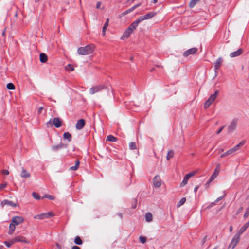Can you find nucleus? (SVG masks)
I'll return each mask as SVG.
<instances>
[{
	"label": "nucleus",
	"mask_w": 249,
	"mask_h": 249,
	"mask_svg": "<svg viewBox=\"0 0 249 249\" xmlns=\"http://www.w3.org/2000/svg\"><path fill=\"white\" fill-rule=\"evenodd\" d=\"M95 48V47L93 44L86 45L85 47H81L77 49V53L79 55H88L92 53Z\"/></svg>",
	"instance_id": "1"
},
{
	"label": "nucleus",
	"mask_w": 249,
	"mask_h": 249,
	"mask_svg": "<svg viewBox=\"0 0 249 249\" xmlns=\"http://www.w3.org/2000/svg\"><path fill=\"white\" fill-rule=\"evenodd\" d=\"M219 94V91L216 90L215 91L214 93L212 94L209 99L205 102L204 104V107L205 108H208L212 104L215 100L217 96Z\"/></svg>",
	"instance_id": "2"
},
{
	"label": "nucleus",
	"mask_w": 249,
	"mask_h": 249,
	"mask_svg": "<svg viewBox=\"0 0 249 249\" xmlns=\"http://www.w3.org/2000/svg\"><path fill=\"white\" fill-rule=\"evenodd\" d=\"M105 88L104 85H95L89 89V92L90 94H94L102 91Z\"/></svg>",
	"instance_id": "3"
},
{
	"label": "nucleus",
	"mask_w": 249,
	"mask_h": 249,
	"mask_svg": "<svg viewBox=\"0 0 249 249\" xmlns=\"http://www.w3.org/2000/svg\"><path fill=\"white\" fill-rule=\"evenodd\" d=\"M47 126L49 127L53 124L56 128H59L61 126V121L58 118H54L53 121H49L47 124Z\"/></svg>",
	"instance_id": "4"
},
{
	"label": "nucleus",
	"mask_w": 249,
	"mask_h": 249,
	"mask_svg": "<svg viewBox=\"0 0 249 249\" xmlns=\"http://www.w3.org/2000/svg\"><path fill=\"white\" fill-rule=\"evenodd\" d=\"M240 239V235L237 233L234 235L233 238H232L230 244L229 246V248L233 249L238 243Z\"/></svg>",
	"instance_id": "5"
},
{
	"label": "nucleus",
	"mask_w": 249,
	"mask_h": 249,
	"mask_svg": "<svg viewBox=\"0 0 249 249\" xmlns=\"http://www.w3.org/2000/svg\"><path fill=\"white\" fill-rule=\"evenodd\" d=\"M53 216V214L52 212H48L45 213H42L36 215L34 216V218L37 219H43L48 218Z\"/></svg>",
	"instance_id": "6"
},
{
	"label": "nucleus",
	"mask_w": 249,
	"mask_h": 249,
	"mask_svg": "<svg viewBox=\"0 0 249 249\" xmlns=\"http://www.w3.org/2000/svg\"><path fill=\"white\" fill-rule=\"evenodd\" d=\"M198 51V49L196 47H194L191 49H189L186 51H185L183 53V56L184 57H187L189 55L194 54H195Z\"/></svg>",
	"instance_id": "7"
},
{
	"label": "nucleus",
	"mask_w": 249,
	"mask_h": 249,
	"mask_svg": "<svg viewBox=\"0 0 249 249\" xmlns=\"http://www.w3.org/2000/svg\"><path fill=\"white\" fill-rule=\"evenodd\" d=\"M24 221V218L21 216H15L12 218L11 223L14 224V225H18L20 224L23 223Z\"/></svg>",
	"instance_id": "8"
},
{
	"label": "nucleus",
	"mask_w": 249,
	"mask_h": 249,
	"mask_svg": "<svg viewBox=\"0 0 249 249\" xmlns=\"http://www.w3.org/2000/svg\"><path fill=\"white\" fill-rule=\"evenodd\" d=\"M223 61L222 57L218 58L214 63V71L215 73H217V71L221 66L222 63Z\"/></svg>",
	"instance_id": "9"
},
{
	"label": "nucleus",
	"mask_w": 249,
	"mask_h": 249,
	"mask_svg": "<svg viewBox=\"0 0 249 249\" xmlns=\"http://www.w3.org/2000/svg\"><path fill=\"white\" fill-rule=\"evenodd\" d=\"M156 15V13L154 12H150L146 14L145 15L143 16H140L139 17L141 22L145 19H149L152 18Z\"/></svg>",
	"instance_id": "10"
},
{
	"label": "nucleus",
	"mask_w": 249,
	"mask_h": 249,
	"mask_svg": "<svg viewBox=\"0 0 249 249\" xmlns=\"http://www.w3.org/2000/svg\"><path fill=\"white\" fill-rule=\"evenodd\" d=\"M237 126V120H233L232 121L230 124L229 125L228 129L229 132L233 131Z\"/></svg>",
	"instance_id": "11"
},
{
	"label": "nucleus",
	"mask_w": 249,
	"mask_h": 249,
	"mask_svg": "<svg viewBox=\"0 0 249 249\" xmlns=\"http://www.w3.org/2000/svg\"><path fill=\"white\" fill-rule=\"evenodd\" d=\"M85 124V121L83 119L78 120L76 124L75 127L77 129L80 130L82 129Z\"/></svg>",
	"instance_id": "12"
},
{
	"label": "nucleus",
	"mask_w": 249,
	"mask_h": 249,
	"mask_svg": "<svg viewBox=\"0 0 249 249\" xmlns=\"http://www.w3.org/2000/svg\"><path fill=\"white\" fill-rule=\"evenodd\" d=\"M133 32V31L130 28L128 27L124 33L121 38L124 39L128 38Z\"/></svg>",
	"instance_id": "13"
},
{
	"label": "nucleus",
	"mask_w": 249,
	"mask_h": 249,
	"mask_svg": "<svg viewBox=\"0 0 249 249\" xmlns=\"http://www.w3.org/2000/svg\"><path fill=\"white\" fill-rule=\"evenodd\" d=\"M153 184L156 187H160L161 186L160 178L159 176H156L153 178Z\"/></svg>",
	"instance_id": "14"
},
{
	"label": "nucleus",
	"mask_w": 249,
	"mask_h": 249,
	"mask_svg": "<svg viewBox=\"0 0 249 249\" xmlns=\"http://www.w3.org/2000/svg\"><path fill=\"white\" fill-rule=\"evenodd\" d=\"M141 22L140 18H138L137 19L134 21L128 27L130 28L133 31L135 29H136L138 24Z\"/></svg>",
	"instance_id": "15"
},
{
	"label": "nucleus",
	"mask_w": 249,
	"mask_h": 249,
	"mask_svg": "<svg viewBox=\"0 0 249 249\" xmlns=\"http://www.w3.org/2000/svg\"><path fill=\"white\" fill-rule=\"evenodd\" d=\"M243 53L242 49H239L236 51L233 52L230 54V56L231 58L235 57L240 55Z\"/></svg>",
	"instance_id": "16"
},
{
	"label": "nucleus",
	"mask_w": 249,
	"mask_h": 249,
	"mask_svg": "<svg viewBox=\"0 0 249 249\" xmlns=\"http://www.w3.org/2000/svg\"><path fill=\"white\" fill-rule=\"evenodd\" d=\"M1 205L4 206V205H7L10 206L12 207H16L17 206V204L14 203L13 202L10 200H4L1 202Z\"/></svg>",
	"instance_id": "17"
},
{
	"label": "nucleus",
	"mask_w": 249,
	"mask_h": 249,
	"mask_svg": "<svg viewBox=\"0 0 249 249\" xmlns=\"http://www.w3.org/2000/svg\"><path fill=\"white\" fill-rule=\"evenodd\" d=\"M249 221L248 222H247V223H246L240 229V230L237 232V233H238L239 234H240L241 235V234H242L247 230V229L249 227Z\"/></svg>",
	"instance_id": "18"
},
{
	"label": "nucleus",
	"mask_w": 249,
	"mask_h": 249,
	"mask_svg": "<svg viewBox=\"0 0 249 249\" xmlns=\"http://www.w3.org/2000/svg\"><path fill=\"white\" fill-rule=\"evenodd\" d=\"M20 176L23 178H28L30 177V174L27 172L24 168H22Z\"/></svg>",
	"instance_id": "19"
},
{
	"label": "nucleus",
	"mask_w": 249,
	"mask_h": 249,
	"mask_svg": "<svg viewBox=\"0 0 249 249\" xmlns=\"http://www.w3.org/2000/svg\"><path fill=\"white\" fill-rule=\"evenodd\" d=\"M219 171H220V165L219 164L217 166V167L215 169L213 173L211 176L212 179H214L216 178V177L217 176V175L219 173Z\"/></svg>",
	"instance_id": "20"
},
{
	"label": "nucleus",
	"mask_w": 249,
	"mask_h": 249,
	"mask_svg": "<svg viewBox=\"0 0 249 249\" xmlns=\"http://www.w3.org/2000/svg\"><path fill=\"white\" fill-rule=\"evenodd\" d=\"M63 139L67 140L69 142L71 141L72 136L69 132H65L63 134Z\"/></svg>",
	"instance_id": "21"
},
{
	"label": "nucleus",
	"mask_w": 249,
	"mask_h": 249,
	"mask_svg": "<svg viewBox=\"0 0 249 249\" xmlns=\"http://www.w3.org/2000/svg\"><path fill=\"white\" fill-rule=\"evenodd\" d=\"M17 242L28 243L26 238L21 236H18L15 237Z\"/></svg>",
	"instance_id": "22"
},
{
	"label": "nucleus",
	"mask_w": 249,
	"mask_h": 249,
	"mask_svg": "<svg viewBox=\"0 0 249 249\" xmlns=\"http://www.w3.org/2000/svg\"><path fill=\"white\" fill-rule=\"evenodd\" d=\"M40 61L42 63H45L47 61L48 57L47 55L44 53H41L40 54Z\"/></svg>",
	"instance_id": "23"
},
{
	"label": "nucleus",
	"mask_w": 249,
	"mask_h": 249,
	"mask_svg": "<svg viewBox=\"0 0 249 249\" xmlns=\"http://www.w3.org/2000/svg\"><path fill=\"white\" fill-rule=\"evenodd\" d=\"M109 20L108 18H107V20H106V21L103 27V29H102V34L104 36H105V34H106V30L107 29V28L108 27V24H109Z\"/></svg>",
	"instance_id": "24"
},
{
	"label": "nucleus",
	"mask_w": 249,
	"mask_h": 249,
	"mask_svg": "<svg viewBox=\"0 0 249 249\" xmlns=\"http://www.w3.org/2000/svg\"><path fill=\"white\" fill-rule=\"evenodd\" d=\"M15 227H16V225H14V224L12 223H11L10 224V225H9V231L8 232V233L9 234V235H12L15 230Z\"/></svg>",
	"instance_id": "25"
},
{
	"label": "nucleus",
	"mask_w": 249,
	"mask_h": 249,
	"mask_svg": "<svg viewBox=\"0 0 249 249\" xmlns=\"http://www.w3.org/2000/svg\"><path fill=\"white\" fill-rule=\"evenodd\" d=\"M245 143V142L244 141H242L241 142H240L239 144L233 147L232 148L234 149V151L236 152L238 151L241 147L243 146Z\"/></svg>",
	"instance_id": "26"
},
{
	"label": "nucleus",
	"mask_w": 249,
	"mask_h": 249,
	"mask_svg": "<svg viewBox=\"0 0 249 249\" xmlns=\"http://www.w3.org/2000/svg\"><path fill=\"white\" fill-rule=\"evenodd\" d=\"M80 164V161L79 160H77L75 162V164L74 166H71L69 168V170H72V171H76L77 170L79 167Z\"/></svg>",
	"instance_id": "27"
},
{
	"label": "nucleus",
	"mask_w": 249,
	"mask_h": 249,
	"mask_svg": "<svg viewBox=\"0 0 249 249\" xmlns=\"http://www.w3.org/2000/svg\"><path fill=\"white\" fill-rule=\"evenodd\" d=\"M107 141L112 142H116L117 141V138L116 137H115L113 135H109L107 136Z\"/></svg>",
	"instance_id": "28"
},
{
	"label": "nucleus",
	"mask_w": 249,
	"mask_h": 249,
	"mask_svg": "<svg viewBox=\"0 0 249 249\" xmlns=\"http://www.w3.org/2000/svg\"><path fill=\"white\" fill-rule=\"evenodd\" d=\"M74 242L75 244L78 245H81L83 243V241L80 237L78 236H76L74 240Z\"/></svg>",
	"instance_id": "29"
},
{
	"label": "nucleus",
	"mask_w": 249,
	"mask_h": 249,
	"mask_svg": "<svg viewBox=\"0 0 249 249\" xmlns=\"http://www.w3.org/2000/svg\"><path fill=\"white\" fill-rule=\"evenodd\" d=\"M145 218L146 221L151 222L152 220V215L150 213H146Z\"/></svg>",
	"instance_id": "30"
},
{
	"label": "nucleus",
	"mask_w": 249,
	"mask_h": 249,
	"mask_svg": "<svg viewBox=\"0 0 249 249\" xmlns=\"http://www.w3.org/2000/svg\"><path fill=\"white\" fill-rule=\"evenodd\" d=\"M200 0H191L189 3L190 8H193Z\"/></svg>",
	"instance_id": "31"
},
{
	"label": "nucleus",
	"mask_w": 249,
	"mask_h": 249,
	"mask_svg": "<svg viewBox=\"0 0 249 249\" xmlns=\"http://www.w3.org/2000/svg\"><path fill=\"white\" fill-rule=\"evenodd\" d=\"M65 69L66 71H71L74 70L73 66L71 64H68L65 67Z\"/></svg>",
	"instance_id": "32"
},
{
	"label": "nucleus",
	"mask_w": 249,
	"mask_h": 249,
	"mask_svg": "<svg viewBox=\"0 0 249 249\" xmlns=\"http://www.w3.org/2000/svg\"><path fill=\"white\" fill-rule=\"evenodd\" d=\"M186 198L185 197H182L180 200V201H179V202L177 204V207L178 208L180 207L181 205H182L183 204H184L186 201Z\"/></svg>",
	"instance_id": "33"
},
{
	"label": "nucleus",
	"mask_w": 249,
	"mask_h": 249,
	"mask_svg": "<svg viewBox=\"0 0 249 249\" xmlns=\"http://www.w3.org/2000/svg\"><path fill=\"white\" fill-rule=\"evenodd\" d=\"M174 156V152L172 150H170L168 151L167 155L166 156V159L167 160H169L170 159L173 157Z\"/></svg>",
	"instance_id": "34"
},
{
	"label": "nucleus",
	"mask_w": 249,
	"mask_h": 249,
	"mask_svg": "<svg viewBox=\"0 0 249 249\" xmlns=\"http://www.w3.org/2000/svg\"><path fill=\"white\" fill-rule=\"evenodd\" d=\"M129 147L130 150H135L137 149L136 143L134 142H130L129 144Z\"/></svg>",
	"instance_id": "35"
},
{
	"label": "nucleus",
	"mask_w": 249,
	"mask_h": 249,
	"mask_svg": "<svg viewBox=\"0 0 249 249\" xmlns=\"http://www.w3.org/2000/svg\"><path fill=\"white\" fill-rule=\"evenodd\" d=\"M188 179H189V178H188L186 176H185V177L183 178V179L182 181L181 182L180 186H184L185 185H186L187 184V183H188Z\"/></svg>",
	"instance_id": "36"
},
{
	"label": "nucleus",
	"mask_w": 249,
	"mask_h": 249,
	"mask_svg": "<svg viewBox=\"0 0 249 249\" xmlns=\"http://www.w3.org/2000/svg\"><path fill=\"white\" fill-rule=\"evenodd\" d=\"M62 144H57L56 145L52 146V148L53 150L56 151L58 149H60L62 148Z\"/></svg>",
	"instance_id": "37"
},
{
	"label": "nucleus",
	"mask_w": 249,
	"mask_h": 249,
	"mask_svg": "<svg viewBox=\"0 0 249 249\" xmlns=\"http://www.w3.org/2000/svg\"><path fill=\"white\" fill-rule=\"evenodd\" d=\"M42 198H48L50 200H54L55 199V197L53 196L46 194L44 195Z\"/></svg>",
	"instance_id": "38"
},
{
	"label": "nucleus",
	"mask_w": 249,
	"mask_h": 249,
	"mask_svg": "<svg viewBox=\"0 0 249 249\" xmlns=\"http://www.w3.org/2000/svg\"><path fill=\"white\" fill-rule=\"evenodd\" d=\"M7 88L10 90H13L15 89V86L12 83H9L7 84Z\"/></svg>",
	"instance_id": "39"
},
{
	"label": "nucleus",
	"mask_w": 249,
	"mask_h": 249,
	"mask_svg": "<svg viewBox=\"0 0 249 249\" xmlns=\"http://www.w3.org/2000/svg\"><path fill=\"white\" fill-rule=\"evenodd\" d=\"M137 205V199H133L132 200V208L135 209L136 208Z\"/></svg>",
	"instance_id": "40"
},
{
	"label": "nucleus",
	"mask_w": 249,
	"mask_h": 249,
	"mask_svg": "<svg viewBox=\"0 0 249 249\" xmlns=\"http://www.w3.org/2000/svg\"><path fill=\"white\" fill-rule=\"evenodd\" d=\"M139 239H140V242L143 244L145 243L147 240V239L145 237H143V236H142L139 237Z\"/></svg>",
	"instance_id": "41"
},
{
	"label": "nucleus",
	"mask_w": 249,
	"mask_h": 249,
	"mask_svg": "<svg viewBox=\"0 0 249 249\" xmlns=\"http://www.w3.org/2000/svg\"><path fill=\"white\" fill-rule=\"evenodd\" d=\"M249 216V207H248L246 210L245 213L244 214V218L245 219L247 218Z\"/></svg>",
	"instance_id": "42"
},
{
	"label": "nucleus",
	"mask_w": 249,
	"mask_h": 249,
	"mask_svg": "<svg viewBox=\"0 0 249 249\" xmlns=\"http://www.w3.org/2000/svg\"><path fill=\"white\" fill-rule=\"evenodd\" d=\"M33 196L36 199L38 200V199H40V196L36 193H33Z\"/></svg>",
	"instance_id": "43"
},
{
	"label": "nucleus",
	"mask_w": 249,
	"mask_h": 249,
	"mask_svg": "<svg viewBox=\"0 0 249 249\" xmlns=\"http://www.w3.org/2000/svg\"><path fill=\"white\" fill-rule=\"evenodd\" d=\"M7 185V183L6 182H4L3 184H0V190L5 188Z\"/></svg>",
	"instance_id": "44"
},
{
	"label": "nucleus",
	"mask_w": 249,
	"mask_h": 249,
	"mask_svg": "<svg viewBox=\"0 0 249 249\" xmlns=\"http://www.w3.org/2000/svg\"><path fill=\"white\" fill-rule=\"evenodd\" d=\"M195 175V173L194 172H191V173H189L187 174H186L185 175V176H186L188 178H190L191 177L194 176Z\"/></svg>",
	"instance_id": "45"
},
{
	"label": "nucleus",
	"mask_w": 249,
	"mask_h": 249,
	"mask_svg": "<svg viewBox=\"0 0 249 249\" xmlns=\"http://www.w3.org/2000/svg\"><path fill=\"white\" fill-rule=\"evenodd\" d=\"M227 153H228V155L232 154L235 152V151H234V149L233 148H231V149L228 150V151H227Z\"/></svg>",
	"instance_id": "46"
},
{
	"label": "nucleus",
	"mask_w": 249,
	"mask_h": 249,
	"mask_svg": "<svg viewBox=\"0 0 249 249\" xmlns=\"http://www.w3.org/2000/svg\"><path fill=\"white\" fill-rule=\"evenodd\" d=\"M140 5H141V3H139L138 4H136V5L133 6V7H132L130 8L132 9V11H133L135 9H136L137 8L139 7Z\"/></svg>",
	"instance_id": "47"
},
{
	"label": "nucleus",
	"mask_w": 249,
	"mask_h": 249,
	"mask_svg": "<svg viewBox=\"0 0 249 249\" xmlns=\"http://www.w3.org/2000/svg\"><path fill=\"white\" fill-rule=\"evenodd\" d=\"M225 126H223L222 127H221L216 132V134H219L221 133V132L222 131V130L223 129V128H224Z\"/></svg>",
	"instance_id": "48"
},
{
	"label": "nucleus",
	"mask_w": 249,
	"mask_h": 249,
	"mask_svg": "<svg viewBox=\"0 0 249 249\" xmlns=\"http://www.w3.org/2000/svg\"><path fill=\"white\" fill-rule=\"evenodd\" d=\"M2 173L4 175H8L9 174V172L7 170H3L2 171Z\"/></svg>",
	"instance_id": "49"
},
{
	"label": "nucleus",
	"mask_w": 249,
	"mask_h": 249,
	"mask_svg": "<svg viewBox=\"0 0 249 249\" xmlns=\"http://www.w3.org/2000/svg\"><path fill=\"white\" fill-rule=\"evenodd\" d=\"M4 244L8 248H9L12 245L10 242L8 241H4Z\"/></svg>",
	"instance_id": "50"
},
{
	"label": "nucleus",
	"mask_w": 249,
	"mask_h": 249,
	"mask_svg": "<svg viewBox=\"0 0 249 249\" xmlns=\"http://www.w3.org/2000/svg\"><path fill=\"white\" fill-rule=\"evenodd\" d=\"M132 12V10L131 8H129V9L124 11V13H125V15H127V14H128L129 13H131Z\"/></svg>",
	"instance_id": "51"
},
{
	"label": "nucleus",
	"mask_w": 249,
	"mask_h": 249,
	"mask_svg": "<svg viewBox=\"0 0 249 249\" xmlns=\"http://www.w3.org/2000/svg\"><path fill=\"white\" fill-rule=\"evenodd\" d=\"M243 207H241L236 212V214L237 215L239 213H240L242 210H243Z\"/></svg>",
	"instance_id": "52"
},
{
	"label": "nucleus",
	"mask_w": 249,
	"mask_h": 249,
	"mask_svg": "<svg viewBox=\"0 0 249 249\" xmlns=\"http://www.w3.org/2000/svg\"><path fill=\"white\" fill-rule=\"evenodd\" d=\"M9 242H10V244H11V245L14 244L15 243H16L17 242H16V238L15 237V238H13Z\"/></svg>",
	"instance_id": "53"
},
{
	"label": "nucleus",
	"mask_w": 249,
	"mask_h": 249,
	"mask_svg": "<svg viewBox=\"0 0 249 249\" xmlns=\"http://www.w3.org/2000/svg\"><path fill=\"white\" fill-rule=\"evenodd\" d=\"M227 156H228V153H227V152H225V153L222 154L220 156L221 158H224Z\"/></svg>",
	"instance_id": "54"
},
{
	"label": "nucleus",
	"mask_w": 249,
	"mask_h": 249,
	"mask_svg": "<svg viewBox=\"0 0 249 249\" xmlns=\"http://www.w3.org/2000/svg\"><path fill=\"white\" fill-rule=\"evenodd\" d=\"M225 196H220V197H219L218 198H217V199L215 200V202H219L220 200H221V199H223V198Z\"/></svg>",
	"instance_id": "55"
},
{
	"label": "nucleus",
	"mask_w": 249,
	"mask_h": 249,
	"mask_svg": "<svg viewBox=\"0 0 249 249\" xmlns=\"http://www.w3.org/2000/svg\"><path fill=\"white\" fill-rule=\"evenodd\" d=\"M43 109V107H40L37 111L38 114H40Z\"/></svg>",
	"instance_id": "56"
},
{
	"label": "nucleus",
	"mask_w": 249,
	"mask_h": 249,
	"mask_svg": "<svg viewBox=\"0 0 249 249\" xmlns=\"http://www.w3.org/2000/svg\"><path fill=\"white\" fill-rule=\"evenodd\" d=\"M199 188V186L198 185H196L195 188H194V192L195 193H196L198 190V189Z\"/></svg>",
	"instance_id": "57"
},
{
	"label": "nucleus",
	"mask_w": 249,
	"mask_h": 249,
	"mask_svg": "<svg viewBox=\"0 0 249 249\" xmlns=\"http://www.w3.org/2000/svg\"><path fill=\"white\" fill-rule=\"evenodd\" d=\"M71 249H81L77 246H74L71 248Z\"/></svg>",
	"instance_id": "58"
},
{
	"label": "nucleus",
	"mask_w": 249,
	"mask_h": 249,
	"mask_svg": "<svg viewBox=\"0 0 249 249\" xmlns=\"http://www.w3.org/2000/svg\"><path fill=\"white\" fill-rule=\"evenodd\" d=\"M125 15V13L124 12H123L120 15H119V18H121L123 16H124Z\"/></svg>",
	"instance_id": "59"
},
{
	"label": "nucleus",
	"mask_w": 249,
	"mask_h": 249,
	"mask_svg": "<svg viewBox=\"0 0 249 249\" xmlns=\"http://www.w3.org/2000/svg\"><path fill=\"white\" fill-rule=\"evenodd\" d=\"M125 15V13L124 12H123L120 15H119V18H121L123 16H124Z\"/></svg>",
	"instance_id": "60"
},
{
	"label": "nucleus",
	"mask_w": 249,
	"mask_h": 249,
	"mask_svg": "<svg viewBox=\"0 0 249 249\" xmlns=\"http://www.w3.org/2000/svg\"><path fill=\"white\" fill-rule=\"evenodd\" d=\"M213 180V179H212V177H210V179H209V180H208V182H207V184H207H207H209V183H210V182H211L212 180Z\"/></svg>",
	"instance_id": "61"
},
{
	"label": "nucleus",
	"mask_w": 249,
	"mask_h": 249,
	"mask_svg": "<svg viewBox=\"0 0 249 249\" xmlns=\"http://www.w3.org/2000/svg\"><path fill=\"white\" fill-rule=\"evenodd\" d=\"M206 238H207V236H205L204 237V238H203V244H204V243H205V241H206Z\"/></svg>",
	"instance_id": "62"
},
{
	"label": "nucleus",
	"mask_w": 249,
	"mask_h": 249,
	"mask_svg": "<svg viewBox=\"0 0 249 249\" xmlns=\"http://www.w3.org/2000/svg\"><path fill=\"white\" fill-rule=\"evenodd\" d=\"M118 216H120L121 218H123V215H122V214L121 213H118Z\"/></svg>",
	"instance_id": "63"
},
{
	"label": "nucleus",
	"mask_w": 249,
	"mask_h": 249,
	"mask_svg": "<svg viewBox=\"0 0 249 249\" xmlns=\"http://www.w3.org/2000/svg\"><path fill=\"white\" fill-rule=\"evenodd\" d=\"M216 203V202H215V201L214 202L212 203L211 204V206H210L209 207H210L211 206H214L215 204Z\"/></svg>",
	"instance_id": "64"
}]
</instances>
